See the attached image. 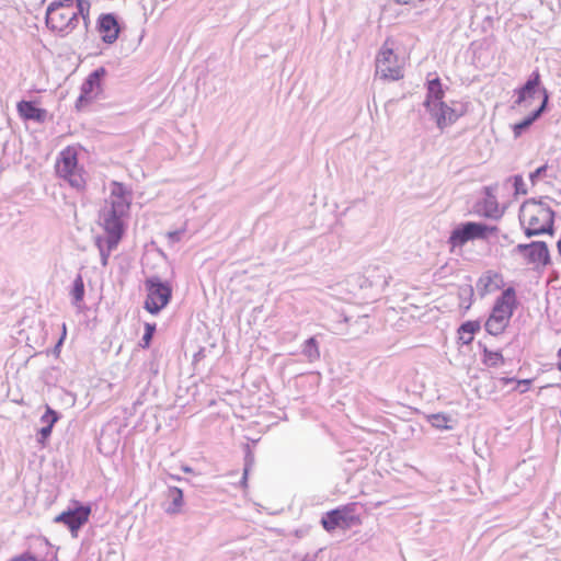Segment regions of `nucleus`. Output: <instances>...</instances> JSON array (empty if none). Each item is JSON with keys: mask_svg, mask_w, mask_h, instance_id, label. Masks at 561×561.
<instances>
[{"mask_svg": "<svg viewBox=\"0 0 561 561\" xmlns=\"http://www.w3.org/2000/svg\"><path fill=\"white\" fill-rule=\"evenodd\" d=\"M546 172H547L546 164L537 168L534 172H531L529 174V180H530L531 184L535 185L537 183V181L546 174Z\"/></svg>", "mask_w": 561, "mask_h": 561, "instance_id": "nucleus-34", "label": "nucleus"}, {"mask_svg": "<svg viewBox=\"0 0 561 561\" xmlns=\"http://www.w3.org/2000/svg\"><path fill=\"white\" fill-rule=\"evenodd\" d=\"M368 316H358L356 319L350 316H343L341 320L336 321L331 331L340 335H348L352 339L358 337L368 331Z\"/></svg>", "mask_w": 561, "mask_h": 561, "instance_id": "nucleus-12", "label": "nucleus"}, {"mask_svg": "<svg viewBox=\"0 0 561 561\" xmlns=\"http://www.w3.org/2000/svg\"><path fill=\"white\" fill-rule=\"evenodd\" d=\"M428 421L432 426L438 430L449 428L448 422L450 421V417L444 413L432 414L428 416Z\"/></svg>", "mask_w": 561, "mask_h": 561, "instance_id": "nucleus-27", "label": "nucleus"}, {"mask_svg": "<svg viewBox=\"0 0 561 561\" xmlns=\"http://www.w3.org/2000/svg\"><path fill=\"white\" fill-rule=\"evenodd\" d=\"M558 358L559 362L556 364V367L559 371H561V347L558 350Z\"/></svg>", "mask_w": 561, "mask_h": 561, "instance_id": "nucleus-42", "label": "nucleus"}, {"mask_svg": "<svg viewBox=\"0 0 561 561\" xmlns=\"http://www.w3.org/2000/svg\"><path fill=\"white\" fill-rule=\"evenodd\" d=\"M182 469H183L184 472H191L192 471V469L190 467H183Z\"/></svg>", "mask_w": 561, "mask_h": 561, "instance_id": "nucleus-43", "label": "nucleus"}, {"mask_svg": "<svg viewBox=\"0 0 561 561\" xmlns=\"http://www.w3.org/2000/svg\"><path fill=\"white\" fill-rule=\"evenodd\" d=\"M301 353L309 363H313L320 358L319 343L314 336L304 342Z\"/></svg>", "mask_w": 561, "mask_h": 561, "instance_id": "nucleus-23", "label": "nucleus"}, {"mask_svg": "<svg viewBox=\"0 0 561 561\" xmlns=\"http://www.w3.org/2000/svg\"><path fill=\"white\" fill-rule=\"evenodd\" d=\"M512 179H513L515 194L516 195H526L527 188H526V184H525L523 176L517 174V175H514Z\"/></svg>", "mask_w": 561, "mask_h": 561, "instance_id": "nucleus-33", "label": "nucleus"}, {"mask_svg": "<svg viewBox=\"0 0 561 561\" xmlns=\"http://www.w3.org/2000/svg\"><path fill=\"white\" fill-rule=\"evenodd\" d=\"M541 79L538 70L531 72L527 81L516 90L517 99L515 104L522 105L528 102V100L533 99L536 92H541L545 87H540Z\"/></svg>", "mask_w": 561, "mask_h": 561, "instance_id": "nucleus-15", "label": "nucleus"}, {"mask_svg": "<svg viewBox=\"0 0 561 561\" xmlns=\"http://www.w3.org/2000/svg\"><path fill=\"white\" fill-rule=\"evenodd\" d=\"M317 558H318V552L306 553L300 561H316Z\"/></svg>", "mask_w": 561, "mask_h": 561, "instance_id": "nucleus-38", "label": "nucleus"}, {"mask_svg": "<svg viewBox=\"0 0 561 561\" xmlns=\"http://www.w3.org/2000/svg\"><path fill=\"white\" fill-rule=\"evenodd\" d=\"M91 508L88 505H78L72 510L62 512L55 517L56 523L65 524L72 536H77V531L88 522Z\"/></svg>", "mask_w": 561, "mask_h": 561, "instance_id": "nucleus-13", "label": "nucleus"}, {"mask_svg": "<svg viewBox=\"0 0 561 561\" xmlns=\"http://www.w3.org/2000/svg\"><path fill=\"white\" fill-rule=\"evenodd\" d=\"M501 380L505 385L511 383V382H516L517 383L516 389L519 390L520 393L526 392L529 389V386H530V382H531L530 379L516 380L515 378H502Z\"/></svg>", "mask_w": 561, "mask_h": 561, "instance_id": "nucleus-32", "label": "nucleus"}, {"mask_svg": "<svg viewBox=\"0 0 561 561\" xmlns=\"http://www.w3.org/2000/svg\"><path fill=\"white\" fill-rule=\"evenodd\" d=\"M71 296L73 305H79L84 298V283L81 274H77L72 283Z\"/></svg>", "mask_w": 561, "mask_h": 561, "instance_id": "nucleus-24", "label": "nucleus"}, {"mask_svg": "<svg viewBox=\"0 0 561 561\" xmlns=\"http://www.w3.org/2000/svg\"><path fill=\"white\" fill-rule=\"evenodd\" d=\"M518 301L513 287H507L495 299L491 313L485 321V331L491 335H500L508 327Z\"/></svg>", "mask_w": 561, "mask_h": 561, "instance_id": "nucleus-4", "label": "nucleus"}, {"mask_svg": "<svg viewBox=\"0 0 561 561\" xmlns=\"http://www.w3.org/2000/svg\"><path fill=\"white\" fill-rule=\"evenodd\" d=\"M59 419V413L53 410L49 405H46V411L41 416V423H43L44 426L54 427V425L58 422Z\"/></svg>", "mask_w": 561, "mask_h": 561, "instance_id": "nucleus-26", "label": "nucleus"}, {"mask_svg": "<svg viewBox=\"0 0 561 561\" xmlns=\"http://www.w3.org/2000/svg\"><path fill=\"white\" fill-rule=\"evenodd\" d=\"M105 76L104 68L92 71L81 85V92L76 102V107L81 110L88 102L93 100L101 89V79Z\"/></svg>", "mask_w": 561, "mask_h": 561, "instance_id": "nucleus-14", "label": "nucleus"}, {"mask_svg": "<svg viewBox=\"0 0 561 561\" xmlns=\"http://www.w3.org/2000/svg\"><path fill=\"white\" fill-rule=\"evenodd\" d=\"M62 393H64V396L68 399V401H69L71 404H73V403H75V401H76V397H75L72 393L67 392V391H64Z\"/></svg>", "mask_w": 561, "mask_h": 561, "instance_id": "nucleus-40", "label": "nucleus"}, {"mask_svg": "<svg viewBox=\"0 0 561 561\" xmlns=\"http://www.w3.org/2000/svg\"><path fill=\"white\" fill-rule=\"evenodd\" d=\"M375 285H379L381 288H385L386 286H388L387 276L383 274L382 275V280L380 283L379 282H375Z\"/></svg>", "mask_w": 561, "mask_h": 561, "instance_id": "nucleus-39", "label": "nucleus"}, {"mask_svg": "<svg viewBox=\"0 0 561 561\" xmlns=\"http://www.w3.org/2000/svg\"><path fill=\"white\" fill-rule=\"evenodd\" d=\"M512 254H519L527 264L547 266L551 263L548 245L545 241L517 244Z\"/></svg>", "mask_w": 561, "mask_h": 561, "instance_id": "nucleus-10", "label": "nucleus"}, {"mask_svg": "<svg viewBox=\"0 0 561 561\" xmlns=\"http://www.w3.org/2000/svg\"><path fill=\"white\" fill-rule=\"evenodd\" d=\"M183 234V231L182 230H174V231H170L168 232V239L171 243H175V242H179L181 240V237Z\"/></svg>", "mask_w": 561, "mask_h": 561, "instance_id": "nucleus-37", "label": "nucleus"}, {"mask_svg": "<svg viewBox=\"0 0 561 561\" xmlns=\"http://www.w3.org/2000/svg\"><path fill=\"white\" fill-rule=\"evenodd\" d=\"M503 286V278L499 273L488 271L477 280L476 288L481 297L499 290Z\"/></svg>", "mask_w": 561, "mask_h": 561, "instance_id": "nucleus-19", "label": "nucleus"}, {"mask_svg": "<svg viewBox=\"0 0 561 561\" xmlns=\"http://www.w3.org/2000/svg\"><path fill=\"white\" fill-rule=\"evenodd\" d=\"M89 11L90 2L88 0H76L75 12H78V18L81 15L85 25L88 23Z\"/></svg>", "mask_w": 561, "mask_h": 561, "instance_id": "nucleus-31", "label": "nucleus"}, {"mask_svg": "<svg viewBox=\"0 0 561 561\" xmlns=\"http://www.w3.org/2000/svg\"><path fill=\"white\" fill-rule=\"evenodd\" d=\"M147 297L144 308L151 314H158L165 308L172 298V287L169 282H163L159 276H150L145 280Z\"/></svg>", "mask_w": 561, "mask_h": 561, "instance_id": "nucleus-7", "label": "nucleus"}, {"mask_svg": "<svg viewBox=\"0 0 561 561\" xmlns=\"http://www.w3.org/2000/svg\"><path fill=\"white\" fill-rule=\"evenodd\" d=\"M156 332V323H145V333L139 343L140 347L148 348Z\"/></svg>", "mask_w": 561, "mask_h": 561, "instance_id": "nucleus-29", "label": "nucleus"}, {"mask_svg": "<svg viewBox=\"0 0 561 561\" xmlns=\"http://www.w3.org/2000/svg\"><path fill=\"white\" fill-rule=\"evenodd\" d=\"M467 291L469 293V295H472V291H473L472 287H469V288L467 289Z\"/></svg>", "mask_w": 561, "mask_h": 561, "instance_id": "nucleus-44", "label": "nucleus"}, {"mask_svg": "<svg viewBox=\"0 0 561 561\" xmlns=\"http://www.w3.org/2000/svg\"><path fill=\"white\" fill-rule=\"evenodd\" d=\"M549 102V93L547 89H542V101L538 108L533 111L522 122L513 126L515 138L519 137L526 129H528L546 111Z\"/></svg>", "mask_w": 561, "mask_h": 561, "instance_id": "nucleus-18", "label": "nucleus"}, {"mask_svg": "<svg viewBox=\"0 0 561 561\" xmlns=\"http://www.w3.org/2000/svg\"><path fill=\"white\" fill-rule=\"evenodd\" d=\"M496 230V227L488 226L482 222L466 221L454 228L449 236L448 243L453 248L462 247L468 241L485 239L490 233H493Z\"/></svg>", "mask_w": 561, "mask_h": 561, "instance_id": "nucleus-9", "label": "nucleus"}, {"mask_svg": "<svg viewBox=\"0 0 561 561\" xmlns=\"http://www.w3.org/2000/svg\"><path fill=\"white\" fill-rule=\"evenodd\" d=\"M255 459L253 453L250 450L249 446H247V451L244 456V468H243V476H242V485H247V479L249 471L254 466Z\"/></svg>", "mask_w": 561, "mask_h": 561, "instance_id": "nucleus-28", "label": "nucleus"}, {"mask_svg": "<svg viewBox=\"0 0 561 561\" xmlns=\"http://www.w3.org/2000/svg\"><path fill=\"white\" fill-rule=\"evenodd\" d=\"M444 94L439 78H435L427 82V93L424 106L431 117L436 122L439 129H444L445 127L454 124L458 117L461 116L460 112L443 101Z\"/></svg>", "mask_w": 561, "mask_h": 561, "instance_id": "nucleus-3", "label": "nucleus"}, {"mask_svg": "<svg viewBox=\"0 0 561 561\" xmlns=\"http://www.w3.org/2000/svg\"><path fill=\"white\" fill-rule=\"evenodd\" d=\"M485 216L488 217H500V213L497 210L496 205L493 202H486L485 203Z\"/></svg>", "mask_w": 561, "mask_h": 561, "instance_id": "nucleus-36", "label": "nucleus"}, {"mask_svg": "<svg viewBox=\"0 0 561 561\" xmlns=\"http://www.w3.org/2000/svg\"><path fill=\"white\" fill-rule=\"evenodd\" d=\"M16 110L24 121H33L38 124L45 123L48 116L45 108L37 107L32 101H20L16 105Z\"/></svg>", "mask_w": 561, "mask_h": 561, "instance_id": "nucleus-17", "label": "nucleus"}, {"mask_svg": "<svg viewBox=\"0 0 561 561\" xmlns=\"http://www.w3.org/2000/svg\"><path fill=\"white\" fill-rule=\"evenodd\" d=\"M46 25L61 37L70 34L78 25L75 0L50 2L46 10Z\"/></svg>", "mask_w": 561, "mask_h": 561, "instance_id": "nucleus-5", "label": "nucleus"}, {"mask_svg": "<svg viewBox=\"0 0 561 561\" xmlns=\"http://www.w3.org/2000/svg\"><path fill=\"white\" fill-rule=\"evenodd\" d=\"M10 561H50L47 556H41L33 551H25L22 554L12 558Z\"/></svg>", "mask_w": 561, "mask_h": 561, "instance_id": "nucleus-30", "label": "nucleus"}, {"mask_svg": "<svg viewBox=\"0 0 561 561\" xmlns=\"http://www.w3.org/2000/svg\"><path fill=\"white\" fill-rule=\"evenodd\" d=\"M108 203L110 206L102 210L100 218L106 232L105 238L119 243L125 231L123 218L128 214L130 207V201L123 184L113 183Z\"/></svg>", "mask_w": 561, "mask_h": 561, "instance_id": "nucleus-1", "label": "nucleus"}, {"mask_svg": "<svg viewBox=\"0 0 561 561\" xmlns=\"http://www.w3.org/2000/svg\"><path fill=\"white\" fill-rule=\"evenodd\" d=\"M549 197H541L539 201L528 199L520 207V221L527 218L528 226L525 228L526 237L540 234H552L554 224V211L548 205Z\"/></svg>", "mask_w": 561, "mask_h": 561, "instance_id": "nucleus-2", "label": "nucleus"}, {"mask_svg": "<svg viewBox=\"0 0 561 561\" xmlns=\"http://www.w3.org/2000/svg\"><path fill=\"white\" fill-rule=\"evenodd\" d=\"M483 363L489 367H497L504 364V357L499 351H490L485 346L483 347Z\"/></svg>", "mask_w": 561, "mask_h": 561, "instance_id": "nucleus-25", "label": "nucleus"}, {"mask_svg": "<svg viewBox=\"0 0 561 561\" xmlns=\"http://www.w3.org/2000/svg\"><path fill=\"white\" fill-rule=\"evenodd\" d=\"M37 543L39 546V548H43V549H49V543L47 540L45 539H39L37 540Z\"/></svg>", "mask_w": 561, "mask_h": 561, "instance_id": "nucleus-41", "label": "nucleus"}, {"mask_svg": "<svg viewBox=\"0 0 561 561\" xmlns=\"http://www.w3.org/2000/svg\"><path fill=\"white\" fill-rule=\"evenodd\" d=\"M376 75L383 80H399L403 77L402 69L397 65V56L386 44L376 58Z\"/></svg>", "mask_w": 561, "mask_h": 561, "instance_id": "nucleus-11", "label": "nucleus"}, {"mask_svg": "<svg viewBox=\"0 0 561 561\" xmlns=\"http://www.w3.org/2000/svg\"><path fill=\"white\" fill-rule=\"evenodd\" d=\"M118 242L108 240L102 236L95 237V247L100 252L102 266H107L111 253L117 248Z\"/></svg>", "mask_w": 561, "mask_h": 561, "instance_id": "nucleus-21", "label": "nucleus"}, {"mask_svg": "<svg viewBox=\"0 0 561 561\" xmlns=\"http://www.w3.org/2000/svg\"><path fill=\"white\" fill-rule=\"evenodd\" d=\"M51 432H53V427L43 426V427L38 431V433H37V435H38V437H37V442H38L39 444H45V442L50 437Z\"/></svg>", "mask_w": 561, "mask_h": 561, "instance_id": "nucleus-35", "label": "nucleus"}, {"mask_svg": "<svg viewBox=\"0 0 561 561\" xmlns=\"http://www.w3.org/2000/svg\"><path fill=\"white\" fill-rule=\"evenodd\" d=\"M56 173L77 191H83L85 180L82 175V168L78 165V152L73 147L65 148L56 162Z\"/></svg>", "mask_w": 561, "mask_h": 561, "instance_id": "nucleus-6", "label": "nucleus"}, {"mask_svg": "<svg viewBox=\"0 0 561 561\" xmlns=\"http://www.w3.org/2000/svg\"><path fill=\"white\" fill-rule=\"evenodd\" d=\"M356 504L351 503L327 512L321 518L323 528L332 533L336 528L350 529L360 524L359 516L355 513Z\"/></svg>", "mask_w": 561, "mask_h": 561, "instance_id": "nucleus-8", "label": "nucleus"}, {"mask_svg": "<svg viewBox=\"0 0 561 561\" xmlns=\"http://www.w3.org/2000/svg\"><path fill=\"white\" fill-rule=\"evenodd\" d=\"M167 500L169 501L165 507V513L174 515L179 514L183 506V491L176 486H170L167 491Z\"/></svg>", "mask_w": 561, "mask_h": 561, "instance_id": "nucleus-20", "label": "nucleus"}, {"mask_svg": "<svg viewBox=\"0 0 561 561\" xmlns=\"http://www.w3.org/2000/svg\"><path fill=\"white\" fill-rule=\"evenodd\" d=\"M481 329L479 321H466L463 322L459 329V340L463 344H470L473 341V335L476 332H478Z\"/></svg>", "mask_w": 561, "mask_h": 561, "instance_id": "nucleus-22", "label": "nucleus"}, {"mask_svg": "<svg viewBox=\"0 0 561 561\" xmlns=\"http://www.w3.org/2000/svg\"><path fill=\"white\" fill-rule=\"evenodd\" d=\"M99 32L104 43L113 44L116 42L119 34V26L114 14L106 13L99 18Z\"/></svg>", "mask_w": 561, "mask_h": 561, "instance_id": "nucleus-16", "label": "nucleus"}]
</instances>
